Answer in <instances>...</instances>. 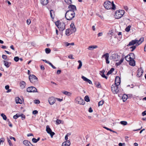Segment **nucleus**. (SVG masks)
Returning a JSON list of instances; mask_svg holds the SVG:
<instances>
[{"instance_id":"f257e3e1","label":"nucleus","mask_w":146,"mask_h":146,"mask_svg":"<svg viewBox=\"0 0 146 146\" xmlns=\"http://www.w3.org/2000/svg\"><path fill=\"white\" fill-rule=\"evenodd\" d=\"M104 6L107 9H111L115 10L116 9L115 6L113 1L111 2L109 1H106L104 3Z\"/></svg>"},{"instance_id":"f03ea898","label":"nucleus","mask_w":146,"mask_h":146,"mask_svg":"<svg viewBox=\"0 0 146 146\" xmlns=\"http://www.w3.org/2000/svg\"><path fill=\"white\" fill-rule=\"evenodd\" d=\"M75 16V13L73 11L68 10L65 14V17L67 20H72Z\"/></svg>"},{"instance_id":"7ed1b4c3","label":"nucleus","mask_w":146,"mask_h":146,"mask_svg":"<svg viewBox=\"0 0 146 146\" xmlns=\"http://www.w3.org/2000/svg\"><path fill=\"white\" fill-rule=\"evenodd\" d=\"M125 11L123 10H119L116 11L114 17L116 19H119L125 13Z\"/></svg>"},{"instance_id":"20e7f679","label":"nucleus","mask_w":146,"mask_h":146,"mask_svg":"<svg viewBox=\"0 0 146 146\" xmlns=\"http://www.w3.org/2000/svg\"><path fill=\"white\" fill-rule=\"evenodd\" d=\"M143 41L144 38H141L139 40L136 39L133 40L129 42L128 45L131 46L136 44V45L138 46L141 44Z\"/></svg>"},{"instance_id":"39448f33","label":"nucleus","mask_w":146,"mask_h":146,"mask_svg":"<svg viewBox=\"0 0 146 146\" xmlns=\"http://www.w3.org/2000/svg\"><path fill=\"white\" fill-rule=\"evenodd\" d=\"M118 85L113 84L111 86V90L112 92L114 94H116L119 93H121L122 92V90L119 89L118 88Z\"/></svg>"},{"instance_id":"423d86ee","label":"nucleus","mask_w":146,"mask_h":146,"mask_svg":"<svg viewBox=\"0 0 146 146\" xmlns=\"http://www.w3.org/2000/svg\"><path fill=\"white\" fill-rule=\"evenodd\" d=\"M56 25L61 31H63L65 29V25L63 22H60L59 21H57L55 22Z\"/></svg>"},{"instance_id":"0eeeda50","label":"nucleus","mask_w":146,"mask_h":146,"mask_svg":"<svg viewBox=\"0 0 146 146\" xmlns=\"http://www.w3.org/2000/svg\"><path fill=\"white\" fill-rule=\"evenodd\" d=\"M29 79L30 82L33 83L37 81V78L33 75H31L29 76Z\"/></svg>"},{"instance_id":"6e6552de","label":"nucleus","mask_w":146,"mask_h":146,"mask_svg":"<svg viewBox=\"0 0 146 146\" xmlns=\"http://www.w3.org/2000/svg\"><path fill=\"white\" fill-rule=\"evenodd\" d=\"M27 91L29 92H37V89L34 87L30 86L27 88Z\"/></svg>"},{"instance_id":"1a4fd4ad","label":"nucleus","mask_w":146,"mask_h":146,"mask_svg":"<svg viewBox=\"0 0 146 146\" xmlns=\"http://www.w3.org/2000/svg\"><path fill=\"white\" fill-rule=\"evenodd\" d=\"M76 102L80 104L83 105L84 104V100L80 97H77L75 99Z\"/></svg>"},{"instance_id":"9d476101","label":"nucleus","mask_w":146,"mask_h":146,"mask_svg":"<svg viewBox=\"0 0 146 146\" xmlns=\"http://www.w3.org/2000/svg\"><path fill=\"white\" fill-rule=\"evenodd\" d=\"M109 54L108 53H106L103 54L102 56V58H104L105 59L106 62L107 64H109L110 62V61L109 60Z\"/></svg>"},{"instance_id":"9b49d317","label":"nucleus","mask_w":146,"mask_h":146,"mask_svg":"<svg viewBox=\"0 0 146 146\" xmlns=\"http://www.w3.org/2000/svg\"><path fill=\"white\" fill-rule=\"evenodd\" d=\"M46 130L47 133L50 134L51 137L52 138L55 133L54 132L52 131L51 129L48 125H47L46 126Z\"/></svg>"},{"instance_id":"f8f14e48","label":"nucleus","mask_w":146,"mask_h":146,"mask_svg":"<svg viewBox=\"0 0 146 146\" xmlns=\"http://www.w3.org/2000/svg\"><path fill=\"white\" fill-rule=\"evenodd\" d=\"M72 32L74 33L76 31V29L74 22H72L70 25V27L69 29Z\"/></svg>"},{"instance_id":"ddd939ff","label":"nucleus","mask_w":146,"mask_h":146,"mask_svg":"<svg viewBox=\"0 0 146 146\" xmlns=\"http://www.w3.org/2000/svg\"><path fill=\"white\" fill-rule=\"evenodd\" d=\"M56 101V98L54 97H51L48 99V101L50 105H52Z\"/></svg>"},{"instance_id":"4468645a","label":"nucleus","mask_w":146,"mask_h":146,"mask_svg":"<svg viewBox=\"0 0 146 146\" xmlns=\"http://www.w3.org/2000/svg\"><path fill=\"white\" fill-rule=\"evenodd\" d=\"M119 56L117 54H113L112 55V58L115 61H117L119 58Z\"/></svg>"},{"instance_id":"2eb2a0df","label":"nucleus","mask_w":146,"mask_h":146,"mask_svg":"<svg viewBox=\"0 0 146 146\" xmlns=\"http://www.w3.org/2000/svg\"><path fill=\"white\" fill-rule=\"evenodd\" d=\"M143 72V70L141 68H139L137 71V76L139 77H140L142 75Z\"/></svg>"},{"instance_id":"dca6fc26","label":"nucleus","mask_w":146,"mask_h":146,"mask_svg":"<svg viewBox=\"0 0 146 146\" xmlns=\"http://www.w3.org/2000/svg\"><path fill=\"white\" fill-rule=\"evenodd\" d=\"M115 83V84H114L118 86L119 85L120 83V80L119 77L117 76L116 77Z\"/></svg>"},{"instance_id":"f3484780","label":"nucleus","mask_w":146,"mask_h":146,"mask_svg":"<svg viewBox=\"0 0 146 146\" xmlns=\"http://www.w3.org/2000/svg\"><path fill=\"white\" fill-rule=\"evenodd\" d=\"M98 48V46L96 45H91L88 46V49L89 50L92 51Z\"/></svg>"},{"instance_id":"a211bd4d","label":"nucleus","mask_w":146,"mask_h":146,"mask_svg":"<svg viewBox=\"0 0 146 146\" xmlns=\"http://www.w3.org/2000/svg\"><path fill=\"white\" fill-rule=\"evenodd\" d=\"M23 144L26 146H32L33 145L28 141L25 140L23 141Z\"/></svg>"},{"instance_id":"6ab92c4d","label":"nucleus","mask_w":146,"mask_h":146,"mask_svg":"<svg viewBox=\"0 0 146 146\" xmlns=\"http://www.w3.org/2000/svg\"><path fill=\"white\" fill-rule=\"evenodd\" d=\"M26 83L23 81H21L20 83V86L21 89H23L25 88L26 86Z\"/></svg>"},{"instance_id":"aec40b11","label":"nucleus","mask_w":146,"mask_h":146,"mask_svg":"<svg viewBox=\"0 0 146 146\" xmlns=\"http://www.w3.org/2000/svg\"><path fill=\"white\" fill-rule=\"evenodd\" d=\"M68 8L70 9L69 10L73 11L74 12L76 10V7L74 5H70L68 6Z\"/></svg>"},{"instance_id":"412c9836","label":"nucleus","mask_w":146,"mask_h":146,"mask_svg":"<svg viewBox=\"0 0 146 146\" xmlns=\"http://www.w3.org/2000/svg\"><path fill=\"white\" fill-rule=\"evenodd\" d=\"M70 141L69 140H67L62 143V146H70Z\"/></svg>"},{"instance_id":"4be33fe9","label":"nucleus","mask_w":146,"mask_h":146,"mask_svg":"<svg viewBox=\"0 0 146 146\" xmlns=\"http://www.w3.org/2000/svg\"><path fill=\"white\" fill-rule=\"evenodd\" d=\"M82 78L83 79V80L84 81L86 82H88L89 84H92V83L90 80L88 79L86 77H84V76H82Z\"/></svg>"},{"instance_id":"5701e85b","label":"nucleus","mask_w":146,"mask_h":146,"mask_svg":"<svg viewBox=\"0 0 146 146\" xmlns=\"http://www.w3.org/2000/svg\"><path fill=\"white\" fill-rule=\"evenodd\" d=\"M3 63L4 65L7 68H9L11 64V62H8L5 60L3 61Z\"/></svg>"},{"instance_id":"b1692460","label":"nucleus","mask_w":146,"mask_h":146,"mask_svg":"<svg viewBox=\"0 0 146 146\" xmlns=\"http://www.w3.org/2000/svg\"><path fill=\"white\" fill-rule=\"evenodd\" d=\"M49 2V0H41V3L43 5H45L47 4Z\"/></svg>"},{"instance_id":"393cba45","label":"nucleus","mask_w":146,"mask_h":146,"mask_svg":"<svg viewBox=\"0 0 146 146\" xmlns=\"http://www.w3.org/2000/svg\"><path fill=\"white\" fill-rule=\"evenodd\" d=\"M16 102L17 104H21L22 103V100L19 97H17L15 99Z\"/></svg>"},{"instance_id":"a878e982","label":"nucleus","mask_w":146,"mask_h":146,"mask_svg":"<svg viewBox=\"0 0 146 146\" xmlns=\"http://www.w3.org/2000/svg\"><path fill=\"white\" fill-rule=\"evenodd\" d=\"M73 33L69 29H66V31L65 34L67 36H69L70 35Z\"/></svg>"},{"instance_id":"bb28decb","label":"nucleus","mask_w":146,"mask_h":146,"mask_svg":"<svg viewBox=\"0 0 146 146\" xmlns=\"http://www.w3.org/2000/svg\"><path fill=\"white\" fill-rule=\"evenodd\" d=\"M62 93L68 96H71L72 95V93L68 92L66 91H63L62 92Z\"/></svg>"},{"instance_id":"cd10ccee","label":"nucleus","mask_w":146,"mask_h":146,"mask_svg":"<svg viewBox=\"0 0 146 146\" xmlns=\"http://www.w3.org/2000/svg\"><path fill=\"white\" fill-rule=\"evenodd\" d=\"M129 62L130 65L132 66H134L135 65V61L134 59H132Z\"/></svg>"},{"instance_id":"c85d7f7f","label":"nucleus","mask_w":146,"mask_h":146,"mask_svg":"<svg viewBox=\"0 0 146 146\" xmlns=\"http://www.w3.org/2000/svg\"><path fill=\"white\" fill-rule=\"evenodd\" d=\"M78 62L79 63V65L77 68L78 69H80L82 65V61L80 60H79L78 61Z\"/></svg>"},{"instance_id":"c756f323","label":"nucleus","mask_w":146,"mask_h":146,"mask_svg":"<svg viewBox=\"0 0 146 146\" xmlns=\"http://www.w3.org/2000/svg\"><path fill=\"white\" fill-rule=\"evenodd\" d=\"M127 98V96L125 94L123 95L122 96V99L123 101L124 102L125 101Z\"/></svg>"},{"instance_id":"7c9ffc66","label":"nucleus","mask_w":146,"mask_h":146,"mask_svg":"<svg viewBox=\"0 0 146 146\" xmlns=\"http://www.w3.org/2000/svg\"><path fill=\"white\" fill-rule=\"evenodd\" d=\"M125 60L127 61H129L131 60H132L130 58V56L129 55H127L125 57Z\"/></svg>"},{"instance_id":"2f4dec72","label":"nucleus","mask_w":146,"mask_h":146,"mask_svg":"<svg viewBox=\"0 0 146 146\" xmlns=\"http://www.w3.org/2000/svg\"><path fill=\"white\" fill-rule=\"evenodd\" d=\"M123 59L122 58L118 62H116V65L117 66H119L123 62Z\"/></svg>"},{"instance_id":"473e14b6","label":"nucleus","mask_w":146,"mask_h":146,"mask_svg":"<svg viewBox=\"0 0 146 146\" xmlns=\"http://www.w3.org/2000/svg\"><path fill=\"white\" fill-rule=\"evenodd\" d=\"M129 55L130 56V58L131 59H134L135 58V56L133 53H131Z\"/></svg>"},{"instance_id":"72a5a7b5","label":"nucleus","mask_w":146,"mask_h":146,"mask_svg":"<svg viewBox=\"0 0 146 146\" xmlns=\"http://www.w3.org/2000/svg\"><path fill=\"white\" fill-rule=\"evenodd\" d=\"M114 70V69L113 68H112L109 71L107 74V75H109L110 74H111Z\"/></svg>"},{"instance_id":"f704fd0d","label":"nucleus","mask_w":146,"mask_h":146,"mask_svg":"<svg viewBox=\"0 0 146 146\" xmlns=\"http://www.w3.org/2000/svg\"><path fill=\"white\" fill-rule=\"evenodd\" d=\"M95 84L96 86L98 88H100L101 87L100 83L98 82H97L95 83Z\"/></svg>"},{"instance_id":"c9c22d12","label":"nucleus","mask_w":146,"mask_h":146,"mask_svg":"<svg viewBox=\"0 0 146 146\" xmlns=\"http://www.w3.org/2000/svg\"><path fill=\"white\" fill-rule=\"evenodd\" d=\"M113 32L111 30L109 31L108 34L109 36L111 37L113 35Z\"/></svg>"},{"instance_id":"e433bc0d","label":"nucleus","mask_w":146,"mask_h":146,"mask_svg":"<svg viewBox=\"0 0 146 146\" xmlns=\"http://www.w3.org/2000/svg\"><path fill=\"white\" fill-rule=\"evenodd\" d=\"M131 27V25H129L125 28V31L127 32H129L130 30Z\"/></svg>"},{"instance_id":"4c0bfd02","label":"nucleus","mask_w":146,"mask_h":146,"mask_svg":"<svg viewBox=\"0 0 146 146\" xmlns=\"http://www.w3.org/2000/svg\"><path fill=\"white\" fill-rule=\"evenodd\" d=\"M84 100L85 101L87 102H89L90 100L89 97L87 96H85L84 98Z\"/></svg>"},{"instance_id":"58836bf2","label":"nucleus","mask_w":146,"mask_h":146,"mask_svg":"<svg viewBox=\"0 0 146 146\" xmlns=\"http://www.w3.org/2000/svg\"><path fill=\"white\" fill-rule=\"evenodd\" d=\"M62 122V123H63V121H62V120H60L57 119L56 121V123L57 124H60V123Z\"/></svg>"},{"instance_id":"ea45409f","label":"nucleus","mask_w":146,"mask_h":146,"mask_svg":"<svg viewBox=\"0 0 146 146\" xmlns=\"http://www.w3.org/2000/svg\"><path fill=\"white\" fill-rule=\"evenodd\" d=\"M104 101L101 100L98 103V106H102L104 104Z\"/></svg>"},{"instance_id":"a19ab883","label":"nucleus","mask_w":146,"mask_h":146,"mask_svg":"<svg viewBox=\"0 0 146 146\" xmlns=\"http://www.w3.org/2000/svg\"><path fill=\"white\" fill-rule=\"evenodd\" d=\"M120 123L121 124L125 125L127 124V122L125 121H122L120 122Z\"/></svg>"},{"instance_id":"79ce46f5","label":"nucleus","mask_w":146,"mask_h":146,"mask_svg":"<svg viewBox=\"0 0 146 146\" xmlns=\"http://www.w3.org/2000/svg\"><path fill=\"white\" fill-rule=\"evenodd\" d=\"M54 11L52 10H51L50 11V15L51 17L52 18H53L54 17V16L53 15L52 13H54Z\"/></svg>"},{"instance_id":"37998d69","label":"nucleus","mask_w":146,"mask_h":146,"mask_svg":"<svg viewBox=\"0 0 146 146\" xmlns=\"http://www.w3.org/2000/svg\"><path fill=\"white\" fill-rule=\"evenodd\" d=\"M45 50L46 53L47 54L49 53L50 52V50L49 48H46Z\"/></svg>"},{"instance_id":"c03bdc74","label":"nucleus","mask_w":146,"mask_h":146,"mask_svg":"<svg viewBox=\"0 0 146 146\" xmlns=\"http://www.w3.org/2000/svg\"><path fill=\"white\" fill-rule=\"evenodd\" d=\"M1 115L3 117V119L6 120L7 119V117L3 113H2Z\"/></svg>"},{"instance_id":"a18cd8bd","label":"nucleus","mask_w":146,"mask_h":146,"mask_svg":"<svg viewBox=\"0 0 146 146\" xmlns=\"http://www.w3.org/2000/svg\"><path fill=\"white\" fill-rule=\"evenodd\" d=\"M7 140L8 143H9L10 146H13V144H12L11 141L8 138H7Z\"/></svg>"},{"instance_id":"49530a36","label":"nucleus","mask_w":146,"mask_h":146,"mask_svg":"<svg viewBox=\"0 0 146 146\" xmlns=\"http://www.w3.org/2000/svg\"><path fill=\"white\" fill-rule=\"evenodd\" d=\"M19 59V57L18 56H16L14 58V60L16 62H18Z\"/></svg>"},{"instance_id":"de8ad7c7","label":"nucleus","mask_w":146,"mask_h":146,"mask_svg":"<svg viewBox=\"0 0 146 146\" xmlns=\"http://www.w3.org/2000/svg\"><path fill=\"white\" fill-rule=\"evenodd\" d=\"M65 2L68 4H69L71 3V0H64Z\"/></svg>"},{"instance_id":"09e8293b","label":"nucleus","mask_w":146,"mask_h":146,"mask_svg":"<svg viewBox=\"0 0 146 146\" xmlns=\"http://www.w3.org/2000/svg\"><path fill=\"white\" fill-rule=\"evenodd\" d=\"M136 48V47L135 46H133L130 47V48L132 49L131 50V51H133Z\"/></svg>"},{"instance_id":"8fccbe9b","label":"nucleus","mask_w":146,"mask_h":146,"mask_svg":"<svg viewBox=\"0 0 146 146\" xmlns=\"http://www.w3.org/2000/svg\"><path fill=\"white\" fill-rule=\"evenodd\" d=\"M74 45V43L73 42L71 43H66V46H68L70 45Z\"/></svg>"},{"instance_id":"3c124183","label":"nucleus","mask_w":146,"mask_h":146,"mask_svg":"<svg viewBox=\"0 0 146 146\" xmlns=\"http://www.w3.org/2000/svg\"><path fill=\"white\" fill-rule=\"evenodd\" d=\"M32 141L33 142L35 143H36L37 142V141L36 140V139L35 138H33L32 139Z\"/></svg>"},{"instance_id":"603ef678","label":"nucleus","mask_w":146,"mask_h":146,"mask_svg":"<svg viewBox=\"0 0 146 146\" xmlns=\"http://www.w3.org/2000/svg\"><path fill=\"white\" fill-rule=\"evenodd\" d=\"M34 102L36 104H39L40 102L38 100H35L34 101Z\"/></svg>"},{"instance_id":"864d4df0","label":"nucleus","mask_w":146,"mask_h":146,"mask_svg":"<svg viewBox=\"0 0 146 146\" xmlns=\"http://www.w3.org/2000/svg\"><path fill=\"white\" fill-rule=\"evenodd\" d=\"M19 117V116H18V114H17L16 115H14V116L13 117V118L14 119H17Z\"/></svg>"},{"instance_id":"5fc2aeb1","label":"nucleus","mask_w":146,"mask_h":146,"mask_svg":"<svg viewBox=\"0 0 146 146\" xmlns=\"http://www.w3.org/2000/svg\"><path fill=\"white\" fill-rule=\"evenodd\" d=\"M2 58L4 60H6L7 58V56L5 55H3L2 56Z\"/></svg>"},{"instance_id":"6e6d98bb","label":"nucleus","mask_w":146,"mask_h":146,"mask_svg":"<svg viewBox=\"0 0 146 146\" xmlns=\"http://www.w3.org/2000/svg\"><path fill=\"white\" fill-rule=\"evenodd\" d=\"M27 23L28 25H29L31 23V21L29 19H27Z\"/></svg>"},{"instance_id":"4d7b16f0","label":"nucleus","mask_w":146,"mask_h":146,"mask_svg":"<svg viewBox=\"0 0 146 146\" xmlns=\"http://www.w3.org/2000/svg\"><path fill=\"white\" fill-rule=\"evenodd\" d=\"M97 15L99 17L101 18V19H102V20H104V18L101 15L99 14H97Z\"/></svg>"},{"instance_id":"13d9d810","label":"nucleus","mask_w":146,"mask_h":146,"mask_svg":"<svg viewBox=\"0 0 146 146\" xmlns=\"http://www.w3.org/2000/svg\"><path fill=\"white\" fill-rule=\"evenodd\" d=\"M38 111L36 110H34L33 112V114H36L37 113Z\"/></svg>"},{"instance_id":"bf43d9fd","label":"nucleus","mask_w":146,"mask_h":146,"mask_svg":"<svg viewBox=\"0 0 146 146\" xmlns=\"http://www.w3.org/2000/svg\"><path fill=\"white\" fill-rule=\"evenodd\" d=\"M68 58L71 59H74V58L73 57V55H70L68 56Z\"/></svg>"},{"instance_id":"052dcab7","label":"nucleus","mask_w":146,"mask_h":146,"mask_svg":"<svg viewBox=\"0 0 146 146\" xmlns=\"http://www.w3.org/2000/svg\"><path fill=\"white\" fill-rule=\"evenodd\" d=\"M49 64L53 68H54V69H55L56 68V67L54 66L50 62L49 63Z\"/></svg>"},{"instance_id":"680f3d73","label":"nucleus","mask_w":146,"mask_h":146,"mask_svg":"<svg viewBox=\"0 0 146 146\" xmlns=\"http://www.w3.org/2000/svg\"><path fill=\"white\" fill-rule=\"evenodd\" d=\"M9 138L11 139H13V140L14 141H16V139H15V137H13L11 136H10Z\"/></svg>"},{"instance_id":"e2e57ef3","label":"nucleus","mask_w":146,"mask_h":146,"mask_svg":"<svg viewBox=\"0 0 146 146\" xmlns=\"http://www.w3.org/2000/svg\"><path fill=\"white\" fill-rule=\"evenodd\" d=\"M105 72V71L104 70H102L100 71V74L101 75L102 74H104V72Z\"/></svg>"},{"instance_id":"0e129e2a","label":"nucleus","mask_w":146,"mask_h":146,"mask_svg":"<svg viewBox=\"0 0 146 146\" xmlns=\"http://www.w3.org/2000/svg\"><path fill=\"white\" fill-rule=\"evenodd\" d=\"M21 117L23 120L24 119H25V116L24 114H22L21 115Z\"/></svg>"},{"instance_id":"69168bd1","label":"nucleus","mask_w":146,"mask_h":146,"mask_svg":"<svg viewBox=\"0 0 146 146\" xmlns=\"http://www.w3.org/2000/svg\"><path fill=\"white\" fill-rule=\"evenodd\" d=\"M9 85H7L5 86V88L6 90H8L9 89Z\"/></svg>"},{"instance_id":"338daca9","label":"nucleus","mask_w":146,"mask_h":146,"mask_svg":"<svg viewBox=\"0 0 146 146\" xmlns=\"http://www.w3.org/2000/svg\"><path fill=\"white\" fill-rule=\"evenodd\" d=\"M142 114L143 116H144L146 115V110H145L144 111H143L142 113Z\"/></svg>"},{"instance_id":"774afa93","label":"nucleus","mask_w":146,"mask_h":146,"mask_svg":"<svg viewBox=\"0 0 146 146\" xmlns=\"http://www.w3.org/2000/svg\"><path fill=\"white\" fill-rule=\"evenodd\" d=\"M125 145V143H119L118 145L119 146H123V145Z\"/></svg>"}]
</instances>
